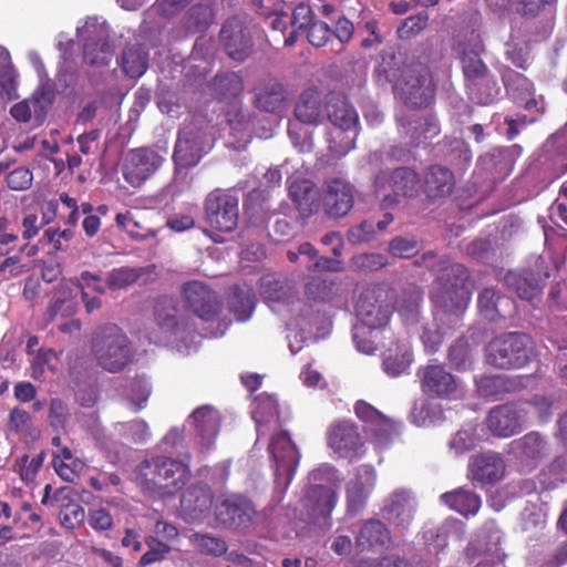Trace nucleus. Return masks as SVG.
<instances>
[{"label": "nucleus", "mask_w": 567, "mask_h": 567, "mask_svg": "<svg viewBox=\"0 0 567 567\" xmlns=\"http://www.w3.org/2000/svg\"><path fill=\"white\" fill-rule=\"evenodd\" d=\"M187 463L168 456L143 461L136 470V482L147 493L159 497L174 496L188 481Z\"/></svg>", "instance_id": "obj_1"}, {"label": "nucleus", "mask_w": 567, "mask_h": 567, "mask_svg": "<svg viewBox=\"0 0 567 567\" xmlns=\"http://www.w3.org/2000/svg\"><path fill=\"white\" fill-rule=\"evenodd\" d=\"M309 487L303 498L308 518L317 525L330 526L331 514L338 503L339 471L332 465H321L309 474Z\"/></svg>", "instance_id": "obj_2"}, {"label": "nucleus", "mask_w": 567, "mask_h": 567, "mask_svg": "<svg viewBox=\"0 0 567 567\" xmlns=\"http://www.w3.org/2000/svg\"><path fill=\"white\" fill-rule=\"evenodd\" d=\"M471 299L468 270L458 264L445 266L433 287L432 300L444 312L458 315Z\"/></svg>", "instance_id": "obj_3"}, {"label": "nucleus", "mask_w": 567, "mask_h": 567, "mask_svg": "<svg viewBox=\"0 0 567 567\" xmlns=\"http://www.w3.org/2000/svg\"><path fill=\"white\" fill-rule=\"evenodd\" d=\"M390 315L391 306L385 290L369 288L360 293L357 301V317L361 323L353 329V340L360 352L371 354L373 350L372 342L369 346H363L362 339L372 333L370 329L384 327L390 319Z\"/></svg>", "instance_id": "obj_4"}, {"label": "nucleus", "mask_w": 567, "mask_h": 567, "mask_svg": "<svg viewBox=\"0 0 567 567\" xmlns=\"http://www.w3.org/2000/svg\"><path fill=\"white\" fill-rule=\"evenodd\" d=\"M327 116L332 130L328 134L329 150L336 157L346 155L353 148L358 136V113L346 97L331 94L326 104Z\"/></svg>", "instance_id": "obj_5"}, {"label": "nucleus", "mask_w": 567, "mask_h": 567, "mask_svg": "<svg viewBox=\"0 0 567 567\" xmlns=\"http://www.w3.org/2000/svg\"><path fill=\"white\" fill-rule=\"evenodd\" d=\"M91 351L97 365L109 372L121 371L132 357L128 337L115 324H106L95 331Z\"/></svg>", "instance_id": "obj_6"}, {"label": "nucleus", "mask_w": 567, "mask_h": 567, "mask_svg": "<svg viewBox=\"0 0 567 567\" xmlns=\"http://www.w3.org/2000/svg\"><path fill=\"white\" fill-rule=\"evenodd\" d=\"M76 34L83 42V60L87 65L100 68L110 63L114 51L109 42L110 30L104 19L86 18L76 27Z\"/></svg>", "instance_id": "obj_7"}, {"label": "nucleus", "mask_w": 567, "mask_h": 567, "mask_svg": "<svg viewBox=\"0 0 567 567\" xmlns=\"http://www.w3.org/2000/svg\"><path fill=\"white\" fill-rule=\"evenodd\" d=\"M532 358V341L524 333H507L493 339L486 348L488 364L499 369L523 368Z\"/></svg>", "instance_id": "obj_8"}, {"label": "nucleus", "mask_w": 567, "mask_h": 567, "mask_svg": "<svg viewBox=\"0 0 567 567\" xmlns=\"http://www.w3.org/2000/svg\"><path fill=\"white\" fill-rule=\"evenodd\" d=\"M208 148H210V138L202 130L185 125L179 131L173 154L176 174L173 185L177 188L176 190H183V187H177L182 171L197 165Z\"/></svg>", "instance_id": "obj_9"}, {"label": "nucleus", "mask_w": 567, "mask_h": 567, "mask_svg": "<svg viewBox=\"0 0 567 567\" xmlns=\"http://www.w3.org/2000/svg\"><path fill=\"white\" fill-rule=\"evenodd\" d=\"M395 89L404 103L412 109L427 106L433 100V85L426 66L415 64L402 72Z\"/></svg>", "instance_id": "obj_10"}, {"label": "nucleus", "mask_w": 567, "mask_h": 567, "mask_svg": "<svg viewBox=\"0 0 567 567\" xmlns=\"http://www.w3.org/2000/svg\"><path fill=\"white\" fill-rule=\"evenodd\" d=\"M268 451L275 471L276 487L285 491L290 484L298 465L299 452L289 434L284 431H279L271 436Z\"/></svg>", "instance_id": "obj_11"}, {"label": "nucleus", "mask_w": 567, "mask_h": 567, "mask_svg": "<svg viewBox=\"0 0 567 567\" xmlns=\"http://www.w3.org/2000/svg\"><path fill=\"white\" fill-rule=\"evenodd\" d=\"M374 187L383 204L392 206L419 193V178L415 172L405 167L394 169L390 176L382 171L374 179Z\"/></svg>", "instance_id": "obj_12"}, {"label": "nucleus", "mask_w": 567, "mask_h": 567, "mask_svg": "<svg viewBox=\"0 0 567 567\" xmlns=\"http://www.w3.org/2000/svg\"><path fill=\"white\" fill-rule=\"evenodd\" d=\"M238 197L219 189L209 193L205 200L208 225L223 233L233 231L238 224Z\"/></svg>", "instance_id": "obj_13"}, {"label": "nucleus", "mask_w": 567, "mask_h": 567, "mask_svg": "<svg viewBox=\"0 0 567 567\" xmlns=\"http://www.w3.org/2000/svg\"><path fill=\"white\" fill-rule=\"evenodd\" d=\"M164 161V155L153 148L132 150L126 154L122 165L123 178L132 187H141L158 171Z\"/></svg>", "instance_id": "obj_14"}, {"label": "nucleus", "mask_w": 567, "mask_h": 567, "mask_svg": "<svg viewBox=\"0 0 567 567\" xmlns=\"http://www.w3.org/2000/svg\"><path fill=\"white\" fill-rule=\"evenodd\" d=\"M377 471L372 465L361 464L353 468L346 483L347 514L355 516L361 513L375 487Z\"/></svg>", "instance_id": "obj_15"}, {"label": "nucleus", "mask_w": 567, "mask_h": 567, "mask_svg": "<svg viewBox=\"0 0 567 567\" xmlns=\"http://www.w3.org/2000/svg\"><path fill=\"white\" fill-rule=\"evenodd\" d=\"M328 446L339 457L350 462L362 457L365 453L358 427L350 421H340L329 427Z\"/></svg>", "instance_id": "obj_16"}, {"label": "nucleus", "mask_w": 567, "mask_h": 567, "mask_svg": "<svg viewBox=\"0 0 567 567\" xmlns=\"http://www.w3.org/2000/svg\"><path fill=\"white\" fill-rule=\"evenodd\" d=\"M424 393L439 398H458L462 394L457 380L441 364H429L417 372Z\"/></svg>", "instance_id": "obj_17"}, {"label": "nucleus", "mask_w": 567, "mask_h": 567, "mask_svg": "<svg viewBox=\"0 0 567 567\" xmlns=\"http://www.w3.org/2000/svg\"><path fill=\"white\" fill-rule=\"evenodd\" d=\"M187 424L193 429L200 451L203 453L209 451L216 442L220 427L218 411L212 405H203L189 415Z\"/></svg>", "instance_id": "obj_18"}, {"label": "nucleus", "mask_w": 567, "mask_h": 567, "mask_svg": "<svg viewBox=\"0 0 567 567\" xmlns=\"http://www.w3.org/2000/svg\"><path fill=\"white\" fill-rule=\"evenodd\" d=\"M527 411L517 404H503L492 409L486 423L489 431L499 437H508L522 431Z\"/></svg>", "instance_id": "obj_19"}, {"label": "nucleus", "mask_w": 567, "mask_h": 567, "mask_svg": "<svg viewBox=\"0 0 567 567\" xmlns=\"http://www.w3.org/2000/svg\"><path fill=\"white\" fill-rule=\"evenodd\" d=\"M186 305L204 321L213 320L218 311L219 303L216 293L200 281L187 282L183 288Z\"/></svg>", "instance_id": "obj_20"}, {"label": "nucleus", "mask_w": 567, "mask_h": 567, "mask_svg": "<svg viewBox=\"0 0 567 567\" xmlns=\"http://www.w3.org/2000/svg\"><path fill=\"white\" fill-rule=\"evenodd\" d=\"M213 493L205 484L190 485L182 495L181 514L188 523L202 522L213 506Z\"/></svg>", "instance_id": "obj_21"}, {"label": "nucleus", "mask_w": 567, "mask_h": 567, "mask_svg": "<svg viewBox=\"0 0 567 567\" xmlns=\"http://www.w3.org/2000/svg\"><path fill=\"white\" fill-rule=\"evenodd\" d=\"M220 38L228 55L244 61L251 51V32L240 19L231 18L221 28Z\"/></svg>", "instance_id": "obj_22"}, {"label": "nucleus", "mask_w": 567, "mask_h": 567, "mask_svg": "<svg viewBox=\"0 0 567 567\" xmlns=\"http://www.w3.org/2000/svg\"><path fill=\"white\" fill-rule=\"evenodd\" d=\"M215 515L217 520L226 527L244 528L251 522L255 508L247 498L233 495L216 507Z\"/></svg>", "instance_id": "obj_23"}, {"label": "nucleus", "mask_w": 567, "mask_h": 567, "mask_svg": "<svg viewBox=\"0 0 567 567\" xmlns=\"http://www.w3.org/2000/svg\"><path fill=\"white\" fill-rule=\"evenodd\" d=\"M415 501L408 491L393 492L386 499L383 513L391 525L400 530L409 528L414 518Z\"/></svg>", "instance_id": "obj_24"}, {"label": "nucleus", "mask_w": 567, "mask_h": 567, "mask_svg": "<svg viewBox=\"0 0 567 567\" xmlns=\"http://www.w3.org/2000/svg\"><path fill=\"white\" fill-rule=\"evenodd\" d=\"M505 464L502 457L495 452H484L473 455L468 463V475L471 480L480 484H492L503 478Z\"/></svg>", "instance_id": "obj_25"}, {"label": "nucleus", "mask_w": 567, "mask_h": 567, "mask_svg": "<svg viewBox=\"0 0 567 567\" xmlns=\"http://www.w3.org/2000/svg\"><path fill=\"white\" fill-rule=\"evenodd\" d=\"M352 205V187L342 179H332L327 186L323 198L327 214L332 217H342L350 212Z\"/></svg>", "instance_id": "obj_26"}, {"label": "nucleus", "mask_w": 567, "mask_h": 567, "mask_svg": "<svg viewBox=\"0 0 567 567\" xmlns=\"http://www.w3.org/2000/svg\"><path fill=\"white\" fill-rule=\"evenodd\" d=\"M357 416L371 425V432L375 436V444L382 449L386 446L391 439L392 424L381 412L371 404L359 401L354 405Z\"/></svg>", "instance_id": "obj_27"}, {"label": "nucleus", "mask_w": 567, "mask_h": 567, "mask_svg": "<svg viewBox=\"0 0 567 567\" xmlns=\"http://www.w3.org/2000/svg\"><path fill=\"white\" fill-rule=\"evenodd\" d=\"M391 540L390 532L379 519L369 518L359 528L355 546L361 550L379 551L385 548Z\"/></svg>", "instance_id": "obj_28"}, {"label": "nucleus", "mask_w": 567, "mask_h": 567, "mask_svg": "<svg viewBox=\"0 0 567 567\" xmlns=\"http://www.w3.org/2000/svg\"><path fill=\"white\" fill-rule=\"evenodd\" d=\"M401 133L404 134L406 144L417 146L426 140L433 138L440 133L436 121L432 117H416L414 114L404 123L399 118Z\"/></svg>", "instance_id": "obj_29"}, {"label": "nucleus", "mask_w": 567, "mask_h": 567, "mask_svg": "<svg viewBox=\"0 0 567 567\" xmlns=\"http://www.w3.org/2000/svg\"><path fill=\"white\" fill-rule=\"evenodd\" d=\"M506 286L515 291L520 299L534 300L543 289L540 277L530 270L509 271L505 276Z\"/></svg>", "instance_id": "obj_30"}, {"label": "nucleus", "mask_w": 567, "mask_h": 567, "mask_svg": "<svg viewBox=\"0 0 567 567\" xmlns=\"http://www.w3.org/2000/svg\"><path fill=\"white\" fill-rule=\"evenodd\" d=\"M513 447L520 462L527 466H534L548 453V445L538 432H530L514 441Z\"/></svg>", "instance_id": "obj_31"}, {"label": "nucleus", "mask_w": 567, "mask_h": 567, "mask_svg": "<svg viewBox=\"0 0 567 567\" xmlns=\"http://www.w3.org/2000/svg\"><path fill=\"white\" fill-rule=\"evenodd\" d=\"M177 309L172 298L158 300L155 307V317L158 326L176 339H183L188 331V322L176 319Z\"/></svg>", "instance_id": "obj_32"}, {"label": "nucleus", "mask_w": 567, "mask_h": 567, "mask_svg": "<svg viewBox=\"0 0 567 567\" xmlns=\"http://www.w3.org/2000/svg\"><path fill=\"white\" fill-rule=\"evenodd\" d=\"M289 196L302 216H308L319 208V193L307 179L295 181L289 186Z\"/></svg>", "instance_id": "obj_33"}, {"label": "nucleus", "mask_w": 567, "mask_h": 567, "mask_svg": "<svg viewBox=\"0 0 567 567\" xmlns=\"http://www.w3.org/2000/svg\"><path fill=\"white\" fill-rule=\"evenodd\" d=\"M76 311V303L72 297V288L69 282H63L54 292L53 298L44 313L45 323L56 318L72 317Z\"/></svg>", "instance_id": "obj_34"}, {"label": "nucleus", "mask_w": 567, "mask_h": 567, "mask_svg": "<svg viewBox=\"0 0 567 567\" xmlns=\"http://www.w3.org/2000/svg\"><path fill=\"white\" fill-rule=\"evenodd\" d=\"M455 186L453 173L440 165L431 166L425 176V192L429 197L449 196Z\"/></svg>", "instance_id": "obj_35"}, {"label": "nucleus", "mask_w": 567, "mask_h": 567, "mask_svg": "<svg viewBox=\"0 0 567 567\" xmlns=\"http://www.w3.org/2000/svg\"><path fill=\"white\" fill-rule=\"evenodd\" d=\"M295 115L298 121L309 125L320 123L322 118L321 96L317 90L309 89L298 99L295 106Z\"/></svg>", "instance_id": "obj_36"}, {"label": "nucleus", "mask_w": 567, "mask_h": 567, "mask_svg": "<svg viewBox=\"0 0 567 567\" xmlns=\"http://www.w3.org/2000/svg\"><path fill=\"white\" fill-rule=\"evenodd\" d=\"M441 499L451 509L468 517L474 516L481 508V497L474 492L465 488H457L441 495Z\"/></svg>", "instance_id": "obj_37"}, {"label": "nucleus", "mask_w": 567, "mask_h": 567, "mask_svg": "<svg viewBox=\"0 0 567 567\" xmlns=\"http://www.w3.org/2000/svg\"><path fill=\"white\" fill-rule=\"evenodd\" d=\"M257 107L266 112H277L285 101L284 87L276 81H269L256 90L255 96Z\"/></svg>", "instance_id": "obj_38"}, {"label": "nucleus", "mask_w": 567, "mask_h": 567, "mask_svg": "<svg viewBox=\"0 0 567 567\" xmlns=\"http://www.w3.org/2000/svg\"><path fill=\"white\" fill-rule=\"evenodd\" d=\"M504 303L509 305L506 298H503L494 288H485L480 295L477 306L480 313L489 321H495L499 317H505Z\"/></svg>", "instance_id": "obj_39"}, {"label": "nucleus", "mask_w": 567, "mask_h": 567, "mask_svg": "<svg viewBox=\"0 0 567 567\" xmlns=\"http://www.w3.org/2000/svg\"><path fill=\"white\" fill-rule=\"evenodd\" d=\"M410 417L416 426L436 425L445 419L443 408L426 400L414 404Z\"/></svg>", "instance_id": "obj_40"}, {"label": "nucleus", "mask_w": 567, "mask_h": 567, "mask_svg": "<svg viewBox=\"0 0 567 567\" xmlns=\"http://www.w3.org/2000/svg\"><path fill=\"white\" fill-rule=\"evenodd\" d=\"M260 292L268 303L286 301L291 297L290 286L275 275H266L260 279Z\"/></svg>", "instance_id": "obj_41"}, {"label": "nucleus", "mask_w": 567, "mask_h": 567, "mask_svg": "<svg viewBox=\"0 0 567 567\" xmlns=\"http://www.w3.org/2000/svg\"><path fill=\"white\" fill-rule=\"evenodd\" d=\"M412 362V354L408 344L403 343L396 347L395 353L388 349L383 359V370L390 377H398L404 373Z\"/></svg>", "instance_id": "obj_42"}, {"label": "nucleus", "mask_w": 567, "mask_h": 567, "mask_svg": "<svg viewBox=\"0 0 567 567\" xmlns=\"http://www.w3.org/2000/svg\"><path fill=\"white\" fill-rule=\"evenodd\" d=\"M147 53L141 47H130L122 54V68L126 75L140 78L147 69Z\"/></svg>", "instance_id": "obj_43"}, {"label": "nucleus", "mask_w": 567, "mask_h": 567, "mask_svg": "<svg viewBox=\"0 0 567 567\" xmlns=\"http://www.w3.org/2000/svg\"><path fill=\"white\" fill-rule=\"evenodd\" d=\"M421 302L422 291L419 288H412L402 293L399 300L398 311L406 324H412L417 321Z\"/></svg>", "instance_id": "obj_44"}, {"label": "nucleus", "mask_w": 567, "mask_h": 567, "mask_svg": "<svg viewBox=\"0 0 567 567\" xmlns=\"http://www.w3.org/2000/svg\"><path fill=\"white\" fill-rule=\"evenodd\" d=\"M255 307V297L250 289H235L229 297V309L237 320L246 321L250 318Z\"/></svg>", "instance_id": "obj_45"}, {"label": "nucleus", "mask_w": 567, "mask_h": 567, "mask_svg": "<svg viewBox=\"0 0 567 567\" xmlns=\"http://www.w3.org/2000/svg\"><path fill=\"white\" fill-rule=\"evenodd\" d=\"M502 540L501 530L497 528L494 520H487L480 533L472 547L482 553L495 554L498 550V545Z\"/></svg>", "instance_id": "obj_46"}, {"label": "nucleus", "mask_w": 567, "mask_h": 567, "mask_svg": "<svg viewBox=\"0 0 567 567\" xmlns=\"http://www.w3.org/2000/svg\"><path fill=\"white\" fill-rule=\"evenodd\" d=\"M278 416V401L275 395L262 393L256 400V408L254 410V419L257 424L258 436L265 434L262 424L270 419Z\"/></svg>", "instance_id": "obj_47"}, {"label": "nucleus", "mask_w": 567, "mask_h": 567, "mask_svg": "<svg viewBox=\"0 0 567 567\" xmlns=\"http://www.w3.org/2000/svg\"><path fill=\"white\" fill-rule=\"evenodd\" d=\"M0 89L8 100L16 99L17 76L10 61L9 52L0 47Z\"/></svg>", "instance_id": "obj_48"}, {"label": "nucleus", "mask_w": 567, "mask_h": 567, "mask_svg": "<svg viewBox=\"0 0 567 567\" xmlns=\"http://www.w3.org/2000/svg\"><path fill=\"white\" fill-rule=\"evenodd\" d=\"M468 90L472 99L481 104L493 103L499 94V86L495 79L489 74L476 82H473V84H468Z\"/></svg>", "instance_id": "obj_49"}, {"label": "nucleus", "mask_w": 567, "mask_h": 567, "mask_svg": "<svg viewBox=\"0 0 567 567\" xmlns=\"http://www.w3.org/2000/svg\"><path fill=\"white\" fill-rule=\"evenodd\" d=\"M476 430L477 426L475 424H467L462 427L450 441V451L455 455H460L475 447L480 441Z\"/></svg>", "instance_id": "obj_50"}, {"label": "nucleus", "mask_w": 567, "mask_h": 567, "mask_svg": "<svg viewBox=\"0 0 567 567\" xmlns=\"http://www.w3.org/2000/svg\"><path fill=\"white\" fill-rule=\"evenodd\" d=\"M144 540L148 549L140 558L138 565L141 567L164 560L172 550L167 543L153 535L146 536Z\"/></svg>", "instance_id": "obj_51"}, {"label": "nucleus", "mask_w": 567, "mask_h": 567, "mask_svg": "<svg viewBox=\"0 0 567 567\" xmlns=\"http://www.w3.org/2000/svg\"><path fill=\"white\" fill-rule=\"evenodd\" d=\"M189 542L202 554L220 556L227 553V544L221 538L195 533L189 536Z\"/></svg>", "instance_id": "obj_52"}, {"label": "nucleus", "mask_w": 567, "mask_h": 567, "mask_svg": "<svg viewBox=\"0 0 567 567\" xmlns=\"http://www.w3.org/2000/svg\"><path fill=\"white\" fill-rule=\"evenodd\" d=\"M214 19V12L210 6H194L187 13L186 27L192 32H200L208 28Z\"/></svg>", "instance_id": "obj_53"}, {"label": "nucleus", "mask_w": 567, "mask_h": 567, "mask_svg": "<svg viewBox=\"0 0 567 567\" xmlns=\"http://www.w3.org/2000/svg\"><path fill=\"white\" fill-rule=\"evenodd\" d=\"M116 225L122 228L134 240H146L154 236L151 229H144L131 212L118 213L115 216Z\"/></svg>", "instance_id": "obj_54"}, {"label": "nucleus", "mask_w": 567, "mask_h": 567, "mask_svg": "<svg viewBox=\"0 0 567 567\" xmlns=\"http://www.w3.org/2000/svg\"><path fill=\"white\" fill-rule=\"evenodd\" d=\"M213 90L220 97L236 96L243 90V82L236 73L217 75L213 82Z\"/></svg>", "instance_id": "obj_55"}, {"label": "nucleus", "mask_w": 567, "mask_h": 567, "mask_svg": "<svg viewBox=\"0 0 567 567\" xmlns=\"http://www.w3.org/2000/svg\"><path fill=\"white\" fill-rule=\"evenodd\" d=\"M336 291V282L328 278L315 277L306 286L307 296L316 301L330 300Z\"/></svg>", "instance_id": "obj_56"}, {"label": "nucleus", "mask_w": 567, "mask_h": 567, "mask_svg": "<svg viewBox=\"0 0 567 567\" xmlns=\"http://www.w3.org/2000/svg\"><path fill=\"white\" fill-rule=\"evenodd\" d=\"M142 275L141 268L121 267L107 274L106 281L112 289H124L133 285Z\"/></svg>", "instance_id": "obj_57"}, {"label": "nucleus", "mask_w": 567, "mask_h": 567, "mask_svg": "<svg viewBox=\"0 0 567 567\" xmlns=\"http://www.w3.org/2000/svg\"><path fill=\"white\" fill-rule=\"evenodd\" d=\"M462 65L463 72L470 81L468 84H473V82H476L488 74L486 65L483 63L476 52L464 51L462 56Z\"/></svg>", "instance_id": "obj_58"}, {"label": "nucleus", "mask_w": 567, "mask_h": 567, "mask_svg": "<svg viewBox=\"0 0 567 567\" xmlns=\"http://www.w3.org/2000/svg\"><path fill=\"white\" fill-rule=\"evenodd\" d=\"M151 395V385L144 378L134 380L127 391V400L134 408V411L142 410Z\"/></svg>", "instance_id": "obj_59"}, {"label": "nucleus", "mask_w": 567, "mask_h": 567, "mask_svg": "<svg viewBox=\"0 0 567 567\" xmlns=\"http://www.w3.org/2000/svg\"><path fill=\"white\" fill-rule=\"evenodd\" d=\"M59 518L64 527L74 529L84 522L85 512L79 503L69 502L60 509Z\"/></svg>", "instance_id": "obj_60"}, {"label": "nucleus", "mask_w": 567, "mask_h": 567, "mask_svg": "<svg viewBox=\"0 0 567 567\" xmlns=\"http://www.w3.org/2000/svg\"><path fill=\"white\" fill-rule=\"evenodd\" d=\"M41 111L40 99L33 96L16 103L10 109L11 116L18 122H29L33 115H38Z\"/></svg>", "instance_id": "obj_61"}, {"label": "nucleus", "mask_w": 567, "mask_h": 567, "mask_svg": "<svg viewBox=\"0 0 567 567\" xmlns=\"http://www.w3.org/2000/svg\"><path fill=\"white\" fill-rule=\"evenodd\" d=\"M419 249V243L413 238L395 237L389 243V252L398 258H411Z\"/></svg>", "instance_id": "obj_62"}, {"label": "nucleus", "mask_w": 567, "mask_h": 567, "mask_svg": "<svg viewBox=\"0 0 567 567\" xmlns=\"http://www.w3.org/2000/svg\"><path fill=\"white\" fill-rule=\"evenodd\" d=\"M449 360L457 370H466L471 367V351L464 340L455 342L449 351Z\"/></svg>", "instance_id": "obj_63"}, {"label": "nucleus", "mask_w": 567, "mask_h": 567, "mask_svg": "<svg viewBox=\"0 0 567 567\" xmlns=\"http://www.w3.org/2000/svg\"><path fill=\"white\" fill-rule=\"evenodd\" d=\"M33 175L27 167H18L6 177V182L9 188L13 190H25L32 185Z\"/></svg>", "instance_id": "obj_64"}]
</instances>
